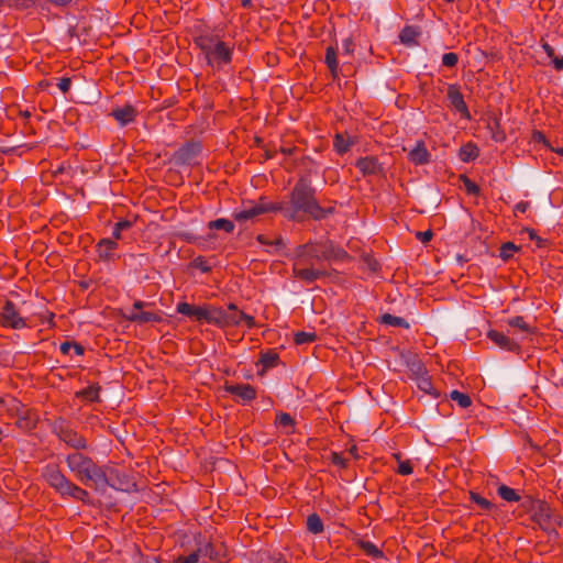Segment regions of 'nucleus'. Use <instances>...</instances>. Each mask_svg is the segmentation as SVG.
Instances as JSON below:
<instances>
[{
	"label": "nucleus",
	"mask_w": 563,
	"mask_h": 563,
	"mask_svg": "<svg viewBox=\"0 0 563 563\" xmlns=\"http://www.w3.org/2000/svg\"><path fill=\"white\" fill-rule=\"evenodd\" d=\"M355 166L363 176H376L383 172V167L378 159L374 156L361 157L356 161Z\"/></svg>",
	"instance_id": "obj_17"
},
{
	"label": "nucleus",
	"mask_w": 563,
	"mask_h": 563,
	"mask_svg": "<svg viewBox=\"0 0 563 563\" xmlns=\"http://www.w3.org/2000/svg\"><path fill=\"white\" fill-rule=\"evenodd\" d=\"M200 152V143H187L174 154V161L177 165H191L196 162Z\"/></svg>",
	"instance_id": "obj_12"
},
{
	"label": "nucleus",
	"mask_w": 563,
	"mask_h": 563,
	"mask_svg": "<svg viewBox=\"0 0 563 563\" xmlns=\"http://www.w3.org/2000/svg\"><path fill=\"white\" fill-rule=\"evenodd\" d=\"M256 240L263 244V245H267V246H274L276 250H282L285 247V242L284 240L278 236L276 238L275 240H271L267 235L265 234H258L256 236Z\"/></svg>",
	"instance_id": "obj_40"
},
{
	"label": "nucleus",
	"mask_w": 563,
	"mask_h": 563,
	"mask_svg": "<svg viewBox=\"0 0 563 563\" xmlns=\"http://www.w3.org/2000/svg\"><path fill=\"white\" fill-rule=\"evenodd\" d=\"M210 230H223L227 233H232L235 225L234 222L224 218L212 220L208 223Z\"/></svg>",
	"instance_id": "obj_32"
},
{
	"label": "nucleus",
	"mask_w": 563,
	"mask_h": 563,
	"mask_svg": "<svg viewBox=\"0 0 563 563\" xmlns=\"http://www.w3.org/2000/svg\"><path fill=\"white\" fill-rule=\"evenodd\" d=\"M224 309L212 305H207L205 322L218 328H225V319L223 318Z\"/></svg>",
	"instance_id": "obj_23"
},
{
	"label": "nucleus",
	"mask_w": 563,
	"mask_h": 563,
	"mask_svg": "<svg viewBox=\"0 0 563 563\" xmlns=\"http://www.w3.org/2000/svg\"><path fill=\"white\" fill-rule=\"evenodd\" d=\"M322 243V252L321 257L322 262L329 263H338L345 262L350 260V255L345 250L334 244L331 240L321 241Z\"/></svg>",
	"instance_id": "obj_11"
},
{
	"label": "nucleus",
	"mask_w": 563,
	"mask_h": 563,
	"mask_svg": "<svg viewBox=\"0 0 563 563\" xmlns=\"http://www.w3.org/2000/svg\"><path fill=\"white\" fill-rule=\"evenodd\" d=\"M343 51H344V54H346V55H350L353 53L354 43H353L352 38L347 37L343 41Z\"/></svg>",
	"instance_id": "obj_57"
},
{
	"label": "nucleus",
	"mask_w": 563,
	"mask_h": 563,
	"mask_svg": "<svg viewBox=\"0 0 563 563\" xmlns=\"http://www.w3.org/2000/svg\"><path fill=\"white\" fill-rule=\"evenodd\" d=\"M44 477L57 493L65 496V490L70 481L60 472L57 465H47L44 471Z\"/></svg>",
	"instance_id": "obj_10"
},
{
	"label": "nucleus",
	"mask_w": 563,
	"mask_h": 563,
	"mask_svg": "<svg viewBox=\"0 0 563 563\" xmlns=\"http://www.w3.org/2000/svg\"><path fill=\"white\" fill-rule=\"evenodd\" d=\"M331 462L334 465L346 467V460L340 453L333 452L331 454Z\"/></svg>",
	"instance_id": "obj_54"
},
{
	"label": "nucleus",
	"mask_w": 563,
	"mask_h": 563,
	"mask_svg": "<svg viewBox=\"0 0 563 563\" xmlns=\"http://www.w3.org/2000/svg\"><path fill=\"white\" fill-rule=\"evenodd\" d=\"M448 100L450 104L457 111L462 118L471 119V114L467 108V104L464 101L463 95L460 91V88L456 85H449L446 91Z\"/></svg>",
	"instance_id": "obj_14"
},
{
	"label": "nucleus",
	"mask_w": 563,
	"mask_h": 563,
	"mask_svg": "<svg viewBox=\"0 0 563 563\" xmlns=\"http://www.w3.org/2000/svg\"><path fill=\"white\" fill-rule=\"evenodd\" d=\"M497 493L500 496V498H503L506 501L520 500V496L518 495V493L515 489L508 487L507 485H500L497 489Z\"/></svg>",
	"instance_id": "obj_37"
},
{
	"label": "nucleus",
	"mask_w": 563,
	"mask_h": 563,
	"mask_svg": "<svg viewBox=\"0 0 563 563\" xmlns=\"http://www.w3.org/2000/svg\"><path fill=\"white\" fill-rule=\"evenodd\" d=\"M177 313L186 316L195 321L205 322L207 305L195 306L188 302L181 301L176 306Z\"/></svg>",
	"instance_id": "obj_15"
},
{
	"label": "nucleus",
	"mask_w": 563,
	"mask_h": 563,
	"mask_svg": "<svg viewBox=\"0 0 563 563\" xmlns=\"http://www.w3.org/2000/svg\"><path fill=\"white\" fill-rule=\"evenodd\" d=\"M450 398L457 402L461 408H467L472 405V399L467 394L461 393L459 390H452L450 393Z\"/></svg>",
	"instance_id": "obj_39"
},
{
	"label": "nucleus",
	"mask_w": 563,
	"mask_h": 563,
	"mask_svg": "<svg viewBox=\"0 0 563 563\" xmlns=\"http://www.w3.org/2000/svg\"><path fill=\"white\" fill-rule=\"evenodd\" d=\"M460 179L468 195L478 196L481 194V188L466 175H460Z\"/></svg>",
	"instance_id": "obj_44"
},
{
	"label": "nucleus",
	"mask_w": 563,
	"mask_h": 563,
	"mask_svg": "<svg viewBox=\"0 0 563 563\" xmlns=\"http://www.w3.org/2000/svg\"><path fill=\"white\" fill-rule=\"evenodd\" d=\"M192 264L196 268H199L203 273H208L211 271V266L209 265V263L201 256L195 258Z\"/></svg>",
	"instance_id": "obj_52"
},
{
	"label": "nucleus",
	"mask_w": 563,
	"mask_h": 563,
	"mask_svg": "<svg viewBox=\"0 0 563 563\" xmlns=\"http://www.w3.org/2000/svg\"><path fill=\"white\" fill-rule=\"evenodd\" d=\"M276 423L284 428H294L295 421L289 413L282 412L277 415Z\"/></svg>",
	"instance_id": "obj_48"
},
{
	"label": "nucleus",
	"mask_w": 563,
	"mask_h": 563,
	"mask_svg": "<svg viewBox=\"0 0 563 563\" xmlns=\"http://www.w3.org/2000/svg\"><path fill=\"white\" fill-rule=\"evenodd\" d=\"M507 324L509 327L517 328L526 333H533L534 331V328H532L521 316H516L514 318L508 319Z\"/></svg>",
	"instance_id": "obj_35"
},
{
	"label": "nucleus",
	"mask_w": 563,
	"mask_h": 563,
	"mask_svg": "<svg viewBox=\"0 0 563 563\" xmlns=\"http://www.w3.org/2000/svg\"><path fill=\"white\" fill-rule=\"evenodd\" d=\"M379 321L382 324L390 327L409 328V323L404 318L396 317L390 313H384L380 316Z\"/></svg>",
	"instance_id": "obj_34"
},
{
	"label": "nucleus",
	"mask_w": 563,
	"mask_h": 563,
	"mask_svg": "<svg viewBox=\"0 0 563 563\" xmlns=\"http://www.w3.org/2000/svg\"><path fill=\"white\" fill-rule=\"evenodd\" d=\"M519 247L515 245L512 242H506L500 247V257L504 261H508L512 257L514 252H517Z\"/></svg>",
	"instance_id": "obj_46"
},
{
	"label": "nucleus",
	"mask_w": 563,
	"mask_h": 563,
	"mask_svg": "<svg viewBox=\"0 0 563 563\" xmlns=\"http://www.w3.org/2000/svg\"><path fill=\"white\" fill-rule=\"evenodd\" d=\"M118 247V243L111 239H102L97 245V252L101 260L109 261L112 257V251Z\"/></svg>",
	"instance_id": "obj_26"
},
{
	"label": "nucleus",
	"mask_w": 563,
	"mask_h": 563,
	"mask_svg": "<svg viewBox=\"0 0 563 563\" xmlns=\"http://www.w3.org/2000/svg\"><path fill=\"white\" fill-rule=\"evenodd\" d=\"M542 48L547 53L548 57L551 59L553 67L559 71L562 70L563 69V56L558 57L555 55L554 48L547 42L542 43Z\"/></svg>",
	"instance_id": "obj_36"
},
{
	"label": "nucleus",
	"mask_w": 563,
	"mask_h": 563,
	"mask_svg": "<svg viewBox=\"0 0 563 563\" xmlns=\"http://www.w3.org/2000/svg\"><path fill=\"white\" fill-rule=\"evenodd\" d=\"M131 227H132V223L129 220H121V221L117 222L114 224V228H113L112 236L115 240H120L121 239V232L123 230L130 229Z\"/></svg>",
	"instance_id": "obj_47"
},
{
	"label": "nucleus",
	"mask_w": 563,
	"mask_h": 563,
	"mask_svg": "<svg viewBox=\"0 0 563 563\" xmlns=\"http://www.w3.org/2000/svg\"><path fill=\"white\" fill-rule=\"evenodd\" d=\"M58 88L64 92H68L71 86V80L68 77H63L57 84Z\"/></svg>",
	"instance_id": "obj_55"
},
{
	"label": "nucleus",
	"mask_w": 563,
	"mask_h": 563,
	"mask_svg": "<svg viewBox=\"0 0 563 563\" xmlns=\"http://www.w3.org/2000/svg\"><path fill=\"white\" fill-rule=\"evenodd\" d=\"M317 340V333L316 332H306V331H299L294 334V341L298 345L312 343Z\"/></svg>",
	"instance_id": "obj_38"
},
{
	"label": "nucleus",
	"mask_w": 563,
	"mask_h": 563,
	"mask_svg": "<svg viewBox=\"0 0 563 563\" xmlns=\"http://www.w3.org/2000/svg\"><path fill=\"white\" fill-rule=\"evenodd\" d=\"M126 320L131 322H136L139 324H144L148 322L157 323L162 321V316L157 312L152 311H130L128 314L123 316Z\"/></svg>",
	"instance_id": "obj_22"
},
{
	"label": "nucleus",
	"mask_w": 563,
	"mask_h": 563,
	"mask_svg": "<svg viewBox=\"0 0 563 563\" xmlns=\"http://www.w3.org/2000/svg\"><path fill=\"white\" fill-rule=\"evenodd\" d=\"M531 520L548 534H558L556 528L561 526V519L547 501L532 500L529 508Z\"/></svg>",
	"instance_id": "obj_4"
},
{
	"label": "nucleus",
	"mask_w": 563,
	"mask_h": 563,
	"mask_svg": "<svg viewBox=\"0 0 563 563\" xmlns=\"http://www.w3.org/2000/svg\"><path fill=\"white\" fill-rule=\"evenodd\" d=\"M470 498L472 501L477 504L484 510H492L495 508V505L490 503L488 499L482 497L479 494L471 492Z\"/></svg>",
	"instance_id": "obj_43"
},
{
	"label": "nucleus",
	"mask_w": 563,
	"mask_h": 563,
	"mask_svg": "<svg viewBox=\"0 0 563 563\" xmlns=\"http://www.w3.org/2000/svg\"><path fill=\"white\" fill-rule=\"evenodd\" d=\"M420 34L421 33L418 26L407 25L401 30L399 40L406 46H415L418 45L417 38L420 36Z\"/></svg>",
	"instance_id": "obj_24"
},
{
	"label": "nucleus",
	"mask_w": 563,
	"mask_h": 563,
	"mask_svg": "<svg viewBox=\"0 0 563 563\" xmlns=\"http://www.w3.org/2000/svg\"><path fill=\"white\" fill-rule=\"evenodd\" d=\"M279 209H283V203L271 202L265 197H261L256 202H250L241 210H234L232 217L236 222L243 224L255 221L262 214L278 212Z\"/></svg>",
	"instance_id": "obj_5"
},
{
	"label": "nucleus",
	"mask_w": 563,
	"mask_h": 563,
	"mask_svg": "<svg viewBox=\"0 0 563 563\" xmlns=\"http://www.w3.org/2000/svg\"><path fill=\"white\" fill-rule=\"evenodd\" d=\"M479 154L478 147L473 143H466L459 151V158L462 162H471L474 161Z\"/></svg>",
	"instance_id": "obj_28"
},
{
	"label": "nucleus",
	"mask_w": 563,
	"mask_h": 563,
	"mask_svg": "<svg viewBox=\"0 0 563 563\" xmlns=\"http://www.w3.org/2000/svg\"><path fill=\"white\" fill-rule=\"evenodd\" d=\"M396 459L398 460V468H397V473L400 474V475H410L412 474L413 472V468H412V465L410 463V461H400V457L399 455H395Z\"/></svg>",
	"instance_id": "obj_49"
},
{
	"label": "nucleus",
	"mask_w": 563,
	"mask_h": 563,
	"mask_svg": "<svg viewBox=\"0 0 563 563\" xmlns=\"http://www.w3.org/2000/svg\"><path fill=\"white\" fill-rule=\"evenodd\" d=\"M529 236L531 240H537L538 246H542L543 240L537 236L536 232L533 230H529Z\"/></svg>",
	"instance_id": "obj_63"
},
{
	"label": "nucleus",
	"mask_w": 563,
	"mask_h": 563,
	"mask_svg": "<svg viewBox=\"0 0 563 563\" xmlns=\"http://www.w3.org/2000/svg\"><path fill=\"white\" fill-rule=\"evenodd\" d=\"M322 252V243L319 242H308L306 244L299 245L296 249V254L298 261L301 265H319L322 263L321 257Z\"/></svg>",
	"instance_id": "obj_7"
},
{
	"label": "nucleus",
	"mask_w": 563,
	"mask_h": 563,
	"mask_svg": "<svg viewBox=\"0 0 563 563\" xmlns=\"http://www.w3.org/2000/svg\"><path fill=\"white\" fill-rule=\"evenodd\" d=\"M241 322H244L249 329H252L256 325L254 317L246 314L243 311H241L239 314V325Z\"/></svg>",
	"instance_id": "obj_53"
},
{
	"label": "nucleus",
	"mask_w": 563,
	"mask_h": 563,
	"mask_svg": "<svg viewBox=\"0 0 563 563\" xmlns=\"http://www.w3.org/2000/svg\"><path fill=\"white\" fill-rule=\"evenodd\" d=\"M108 482L101 486H97V492H106L107 487H111L117 490H129L130 482L125 474L120 473L117 468L104 466L103 470Z\"/></svg>",
	"instance_id": "obj_8"
},
{
	"label": "nucleus",
	"mask_w": 563,
	"mask_h": 563,
	"mask_svg": "<svg viewBox=\"0 0 563 563\" xmlns=\"http://www.w3.org/2000/svg\"><path fill=\"white\" fill-rule=\"evenodd\" d=\"M416 235H417V239H419L422 243H427L432 239L433 233L431 230H427L424 232H417Z\"/></svg>",
	"instance_id": "obj_56"
},
{
	"label": "nucleus",
	"mask_w": 563,
	"mask_h": 563,
	"mask_svg": "<svg viewBox=\"0 0 563 563\" xmlns=\"http://www.w3.org/2000/svg\"><path fill=\"white\" fill-rule=\"evenodd\" d=\"M200 556H207L212 561L224 562L227 559V549L221 544L206 543L198 548Z\"/></svg>",
	"instance_id": "obj_18"
},
{
	"label": "nucleus",
	"mask_w": 563,
	"mask_h": 563,
	"mask_svg": "<svg viewBox=\"0 0 563 563\" xmlns=\"http://www.w3.org/2000/svg\"><path fill=\"white\" fill-rule=\"evenodd\" d=\"M408 158L415 165H424L430 162L431 154L423 141H418L416 146L408 153Z\"/></svg>",
	"instance_id": "obj_21"
},
{
	"label": "nucleus",
	"mask_w": 563,
	"mask_h": 563,
	"mask_svg": "<svg viewBox=\"0 0 563 563\" xmlns=\"http://www.w3.org/2000/svg\"><path fill=\"white\" fill-rule=\"evenodd\" d=\"M533 140L538 143H543V144L548 145V141H547L544 134L540 131H534Z\"/></svg>",
	"instance_id": "obj_58"
},
{
	"label": "nucleus",
	"mask_w": 563,
	"mask_h": 563,
	"mask_svg": "<svg viewBox=\"0 0 563 563\" xmlns=\"http://www.w3.org/2000/svg\"><path fill=\"white\" fill-rule=\"evenodd\" d=\"M199 551H195L192 552L191 554H189L188 556H178L176 560H175V563H198L199 561Z\"/></svg>",
	"instance_id": "obj_51"
},
{
	"label": "nucleus",
	"mask_w": 563,
	"mask_h": 563,
	"mask_svg": "<svg viewBox=\"0 0 563 563\" xmlns=\"http://www.w3.org/2000/svg\"><path fill=\"white\" fill-rule=\"evenodd\" d=\"M147 303L141 300H136L133 303V309L131 311H141Z\"/></svg>",
	"instance_id": "obj_61"
},
{
	"label": "nucleus",
	"mask_w": 563,
	"mask_h": 563,
	"mask_svg": "<svg viewBox=\"0 0 563 563\" xmlns=\"http://www.w3.org/2000/svg\"><path fill=\"white\" fill-rule=\"evenodd\" d=\"M100 387L98 385H90L76 393V397L87 401H99Z\"/></svg>",
	"instance_id": "obj_31"
},
{
	"label": "nucleus",
	"mask_w": 563,
	"mask_h": 563,
	"mask_svg": "<svg viewBox=\"0 0 563 563\" xmlns=\"http://www.w3.org/2000/svg\"><path fill=\"white\" fill-rule=\"evenodd\" d=\"M66 464L74 476L85 485L92 483L93 488L108 482L104 466L98 465L90 456L74 452L66 456Z\"/></svg>",
	"instance_id": "obj_3"
},
{
	"label": "nucleus",
	"mask_w": 563,
	"mask_h": 563,
	"mask_svg": "<svg viewBox=\"0 0 563 563\" xmlns=\"http://www.w3.org/2000/svg\"><path fill=\"white\" fill-rule=\"evenodd\" d=\"M459 63V55L456 53H445L442 56V65L449 68H453Z\"/></svg>",
	"instance_id": "obj_50"
},
{
	"label": "nucleus",
	"mask_w": 563,
	"mask_h": 563,
	"mask_svg": "<svg viewBox=\"0 0 563 563\" xmlns=\"http://www.w3.org/2000/svg\"><path fill=\"white\" fill-rule=\"evenodd\" d=\"M278 354L274 352H266L261 354L260 363L264 368H271L277 365Z\"/></svg>",
	"instance_id": "obj_42"
},
{
	"label": "nucleus",
	"mask_w": 563,
	"mask_h": 563,
	"mask_svg": "<svg viewBox=\"0 0 563 563\" xmlns=\"http://www.w3.org/2000/svg\"><path fill=\"white\" fill-rule=\"evenodd\" d=\"M73 349L77 355H82L85 352V349L81 344L74 342Z\"/></svg>",
	"instance_id": "obj_62"
},
{
	"label": "nucleus",
	"mask_w": 563,
	"mask_h": 563,
	"mask_svg": "<svg viewBox=\"0 0 563 563\" xmlns=\"http://www.w3.org/2000/svg\"><path fill=\"white\" fill-rule=\"evenodd\" d=\"M528 207H529L528 202L520 201L519 203L516 205L515 210L518 211V212L523 213V212H526Z\"/></svg>",
	"instance_id": "obj_60"
},
{
	"label": "nucleus",
	"mask_w": 563,
	"mask_h": 563,
	"mask_svg": "<svg viewBox=\"0 0 563 563\" xmlns=\"http://www.w3.org/2000/svg\"><path fill=\"white\" fill-rule=\"evenodd\" d=\"M0 323L12 329H22L25 327V320L20 316L16 307L10 300H7L2 307Z\"/></svg>",
	"instance_id": "obj_9"
},
{
	"label": "nucleus",
	"mask_w": 563,
	"mask_h": 563,
	"mask_svg": "<svg viewBox=\"0 0 563 563\" xmlns=\"http://www.w3.org/2000/svg\"><path fill=\"white\" fill-rule=\"evenodd\" d=\"M300 262L295 264L292 272L297 278L306 283L310 284L329 275L328 272L322 267H314L316 265H305V267H300Z\"/></svg>",
	"instance_id": "obj_13"
},
{
	"label": "nucleus",
	"mask_w": 563,
	"mask_h": 563,
	"mask_svg": "<svg viewBox=\"0 0 563 563\" xmlns=\"http://www.w3.org/2000/svg\"><path fill=\"white\" fill-rule=\"evenodd\" d=\"M36 0H7V5L9 8H14L16 10H25L33 5H35Z\"/></svg>",
	"instance_id": "obj_45"
},
{
	"label": "nucleus",
	"mask_w": 563,
	"mask_h": 563,
	"mask_svg": "<svg viewBox=\"0 0 563 563\" xmlns=\"http://www.w3.org/2000/svg\"><path fill=\"white\" fill-rule=\"evenodd\" d=\"M110 115L113 117L121 126H125L135 120L137 111L132 104H124L123 107L114 108Z\"/></svg>",
	"instance_id": "obj_20"
},
{
	"label": "nucleus",
	"mask_w": 563,
	"mask_h": 563,
	"mask_svg": "<svg viewBox=\"0 0 563 563\" xmlns=\"http://www.w3.org/2000/svg\"><path fill=\"white\" fill-rule=\"evenodd\" d=\"M354 140L350 135L336 133L333 140V147L338 154H344L354 145Z\"/></svg>",
	"instance_id": "obj_25"
},
{
	"label": "nucleus",
	"mask_w": 563,
	"mask_h": 563,
	"mask_svg": "<svg viewBox=\"0 0 563 563\" xmlns=\"http://www.w3.org/2000/svg\"><path fill=\"white\" fill-rule=\"evenodd\" d=\"M487 338L503 350L515 353L520 352V345L515 340L497 330H489Z\"/></svg>",
	"instance_id": "obj_16"
},
{
	"label": "nucleus",
	"mask_w": 563,
	"mask_h": 563,
	"mask_svg": "<svg viewBox=\"0 0 563 563\" xmlns=\"http://www.w3.org/2000/svg\"><path fill=\"white\" fill-rule=\"evenodd\" d=\"M65 496H70L84 503H88L89 500V493L84 488L79 487L78 485L74 484L73 482H70L69 485L67 486L65 490Z\"/></svg>",
	"instance_id": "obj_29"
},
{
	"label": "nucleus",
	"mask_w": 563,
	"mask_h": 563,
	"mask_svg": "<svg viewBox=\"0 0 563 563\" xmlns=\"http://www.w3.org/2000/svg\"><path fill=\"white\" fill-rule=\"evenodd\" d=\"M53 433L69 448L79 451L88 448L87 440L79 434L69 421L59 417L52 424Z\"/></svg>",
	"instance_id": "obj_6"
},
{
	"label": "nucleus",
	"mask_w": 563,
	"mask_h": 563,
	"mask_svg": "<svg viewBox=\"0 0 563 563\" xmlns=\"http://www.w3.org/2000/svg\"><path fill=\"white\" fill-rule=\"evenodd\" d=\"M194 43L203 53L207 64L216 70L223 69L232 62L233 45L222 41L218 34L200 33Z\"/></svg>",
	"instance_id": "obj_2"
},
{
	"label": "nucleus",
	"mask_w": 563,
	"mask_h": 563,
	"mask_svg": "<svg viewBox=\"0 0 563 563\" xmlns=\"http://www.w3.org/2000/svg\"><path fill=\"white\" fill-rule=\"evenodd\" d=\"M74 342L65 341L60 344L59 350L63 354H68L70 349H73Z\"/></svg>",
	"instance_id": "obj_59"
},
{
	"label": "nucleus",
	"mask_w": 563,
	"mask_h": 563,
	"mask_svg": "<svg viewBox=\"0 0 563 563\" xmlns=\"http://www.w3.org/2000/svg\"><path fill=\"white\" fill-rule=\"evenodd\" d=\"M240 310L234 303H229L227 310L224 309L223 318L225 322V328L238 327L239 325V314Z\"/></svg>",
	"instance_id": "obj_30"
},
{
	"label": "nucleus",
	"mask_w": 563,
	"mask_h": 563,
	"mask_svg": "<svg viewBox=\"0 0 563 563\" xmlns=\"http://www.w3.org/2000/svg\"><path fill=\"white\" fill-rule=\"evenodd\" d=\"M282 153H284L285 155H291L295 151V147H282Z\"/></svg>",
	"instance_id": "obj_64"
},
{
	"label": "nucleus",
	"mask_w": 563,
	"mask_h": 563,
	"mask_svg": "<svg viewBox=\"0 0 563 563\" xmlns=\"http://www.w3.org/2000/svg\"><path fill=\"white\" fill-rule=\"evenodd\" d=\"M307 529L313 534H319L323 531V522L319 515L311 514L307 517Z\"/></svg>",
	"instance_id": "obj_33"
},
{
	"label": "nucleus",
	"mask_w": 563,
	"mask_h": 563,
	"mask_svg": "<svg viewBox=\"0 0 563 563\" xmlns=\"http://www.w3.org/2000/svg\"><path fill=\"white\" fill-rule=\"evenodd\" d=\"M225 391L246 402L256 398V389L250 384H227Z\"/></svg>",
	"instance_id": "obj_19"
},
{
	"label": "nucleus",
	"mask_w": 563,
	"mask_h": 563,
	"mask_svg": "<svg viewBox=\"0 0 563 563\" xmlns=\"http://www.w3.org/2000/svg\"><path fill=\"white\" fill-rule=\"evenodd\" d=\"M324 63L331 75L335 78L339 75L338 49L334 46H328L325 49Z\"/></svg>",
	"instance_id": "obj_27"
},
{
	"label": "nucleus",
	"mask_w": 563,
	"mask_h": 563,
	"mask_svg": "<svg viewBox=\"0 0 563 563\" xmlns=\"http://www.w3.org/2000/svg\"><path fill=\"white\" fill-rule=\"evenodd\" d=\"M282 212L285 218L291 221H302L303 214L309 216L313 220H322L328 213L333 212V208H322L316 199V189L312 187L307 176H300L289 195V202H284Z\"/></svg>",
	"instance_id": "obj_1"
},
{
	"label": "nucleus",
	"mask_w": 563,
	"mask_h": 563,
	"mask_svg": "<svg viewBox=\"0 0 563 563\" xmlns=\"http://www.w3.org/2000/svg\"><path fill=\"white\" fill-rule=\"evenodd\" d=\"M360 545L362 550L372 558L379 559L384 556L383 551H380L374 543L369 541H361Z\"/></svg>",
	"instance_id": "obj_41"
}]
</instances>
